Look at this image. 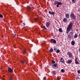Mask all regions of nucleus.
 <instances>
[{
	"label": "nucleus",
	"instance_id": "obj_26",
	"mask_svg": "<svg viewBox=\"0 0 80 80\" xmlns=\"http://www.w3.org/2000/svg\"><path fill=\"white\" fill-rule=\"evenodd\" d=\"M56 52H57V53H59L60 52V51L59 50H56Z\"/></svg>",
	"mask_w": 80,
	"mask_h": 80
},
{
	"label": "nucleus",
	"instance_id": "obj_23",
	"mask_svg": "<svg viewBox=\"0 0 80 80\" xmlns=\"http://www.w3.org/2000/svg\"><path fill=\"white\" fill-rule=\"evenodd\" d=\"M54 50L55 52H56V51H57V48H56V47H54Z\"/></svg>",
	"mask_w": 80,
	"mask_h": 80
},
{
	"label": "nucleus",
	"instance_id": "obj_39",
	"mask_svg": "<svg viewBox=\"0 0 80 80\" xmlns=\"http://www.w3.org/2000/svg\"><path fill=\"white\" fill-rule=\"evenodd\" d=\"M52 67L53 68H55V66H52Z\"/></svg>",
	"mask_w": 80,
	"mask_h": 80
},
{
	"label": "nucleus",
	"instance_id": "obj_8",
	"mask_svg": "<svg viewBox=\"0 0 80 80\" xmlns=\"http://www.w3.org/2000/svg\"><path fill=\"white\" fill-rule=\"evenodd\" d=\"M51 73L52 75H56V71H52L51 72Z\"/></svg>",
	"mask_w": 80,
	"mask_h": 80
},
{
	"label": "nucleus",
	"instance_id": "obj_13",
	"mask_svg": "<svg viewBox=\"0 0 80 80\" xmlns=\"http://www.w3.org/2000/svg\"><path fill=\"white\" fill-rule=\"evenodd\" d=\"M63 21L64 22H67V21H68V20H67V18H64L63 19Z\"/></svg>",
	"mask_w": 80,
	"mask_h": 80
},
{
	"label": "nucleus",
	"instance_id": "obj_41",
	"mask_svg": "<svg viewBox=\"0 0 80 80\" xmlns=\"http://www.w3.org/2000/svg\"><path fill=\"white\" fill-rule=\"evenodd\" d=\"M79 52H80V49H79Z\"/></svg>",
	"mask_w": 80,
	"mask_h": 80
},
{
	"label": "nucleus",
	"instance_id": "obj_2",
	"mask_svg": "<svg viewBox=\"0 0 80 80\" xmlns=\"http://www.w3.org/2000/svg\"><path fill=\"white\" fill-rule=\"evenodd\" d=\"M70 16L71 18L73 20L76 19V16H75V14H74L73 13H71Z\"/></svg>",
	"mask_w": 80,
	"mask_h": 80
},
{
	"label": "nucleus",
	"instance_id": "obj_37",
	"mask_svg": "<svg viewBox=\"0 0 80 80\" xmlns=\"http://www.w3.org/2000/svg\"><path fill=\"white\" fill-rule=\"evenodd\" d=\"M13 37H16V34H15L13 36Z\"/></svg>",
	"mask_w": 80,
	"mask_h": 80
},
{
	"label": "nucleus",
	"instance_id": "obj_35",
	"mask_svg": "<svg viewBox=\"0 0 80 80\" xmlns=\"http://www.w3.org/2000/svg\"><path fill=\"white\" fill-rule=\"evenodd\" d=\"M57 8H58V7H59V5H58V4L57 5Z\"/></svg>",
	"mask_w": 80,
	"mask_h": 80
},
{
	"label": "nucleus",
	"instance_id": "obj_22",
	"mask_svg": "<svg viewBox=\"0 0 80 80\" xmlns=\"http://www.w3.org/2000/svg\"><path fill=\"white\" fill-rule=\"evenodd\" d=\"M61 72H62V73H64L65 72V70L63 69H62L61 70Z\"/></svg>",
	"mask_w": 80,
	"mask_h": 80
},
{
	"label": "nucleus",
	"instance_id": "obj_15",
	"mask_svg": "<svg viewBox=\"0 0 80 80\" xmlns=\"http://www.w3.org/2000/svg\"><path fill=\"white\" fill-rule=\"evenodd\" d=\"M75 41H73L71 42V44L72 45H75Z\"/></svg>",
	"mask_w": 80,
	"mask_h": 80
},
{
	"label": "nucleus",
	"instance_id": "obj_27",
	"mask_svg": "<svg viewBox=\"0 0 80 80\" xmlns=\"http://www.w3.org/2000/svg\"><path fill=\"white\" fill-rule=\"evenodd\" d=\"M21 63H25V61H23L22 60H21Z\"/></svg>",
	"mask_w": 80,
	"mask_h": 80
},
{
	"label": "nucleus",
	"instance_id": "obj_14",
	"mask_svg": "<svg viewBox=\"0 0 80 80\" xmlns=\"http://www.w3.org/2000/svg\"><path fill=\"white\" fill-rule=\"evenodd\" d=\"M58 30L59 32H61V33H62L63 32V31L62 30V29L61 28H59L58 29Z\"/></svg>",
	"mask_w": 80,
	"mask_h": 80
},
{
	"label": "nucleus",
	"instance_id": "obj_28",
	"mask_svg": "<svg viewBox=\"0 0 80 80\" xmlns=\"http://www.w3.org/2000/svg\"><path fill=\"white\" fill-rule=\"evenodd\" d=\"M72 0V2L73 3H75L76 0Z\"/></svg>",
	"mask_w": 80,
	"mask_h": 80
},
{
	"label": "nucleus",
	"instance_id": "obj_20",
	"mask_svg": "<svg viewBox=\"0 0 80 80\" xmlns=\"http://www.w3.org/2000/svg\"><path fill=\"white\" fill-rule=\"evenodd\" d=\"M49 51H50V52L52 53V52H53V49H52V48H51Z\"/></svg>",
	"mask_w": 80,
	"mask_h": 80
},
{
	"label": "nucleus",
	"instance_id": "obj_25",
	"mask_svg": "<svg viewBox=\"0 0 80 80\" xmlns=\"http://www.w3.org/2000/svg\"><path fill=\"white\" fill-rule=\"evenodd\" d=\"M52 62L53 64L54 63H55V61H54V60H52Z\"/></svg>",
	"mask_w": 80,
	"mask_h": 80
},
{
	"label": "nucleus",
	"instance_id": "obj_6",
	"mask_svg": "<svg viewBox=\"0 0 80 80\" xmlns=\"http://www.w3.org/2000/svg\"><path fill=\"white\" fill-rule=\"evenodd\" d=\"M8 71L9 72H11V73L13 72V70L10 68H8Z\"/></svg>",
	"mask_w": 80,
	"mask_h": 80
},
{
	"label": "nucleus",
	"instance_id": "obj_19",
	"mask_svg": "<svg viewBox=\"0 0 80 80\" xmlns=\"http://www.w3.org/2000/svg\"><path fill=\"white\" fill-rule=\"evenodd\" d=\"M58 4L59 5H63V3H62V2H58Z\"/></svg>",
	"mask_w": 80,
	"mask_h": 80
},
{
	"label": "nucleus",
	"instance_id": "obj_1",
	"mask_svg": "<svg viewBox=\"0 0 80 80\" xmlns=\"http://www.w3.org/2000/svg\"><path fill=\"white\" fill-rule=\"evenodd\" d=\"M72 26H73V23L72 22H70L66 30L67 33H69V32L71 30V29L72 28Z\"/></svg>",
	"mask_w": 80,
	"mask_h": 80
},
{
	"label": "nucleus",
	"instance_id": "obj_36",
	"mask_svg": "<svg viewBox=\"0 0 80 80\" xmlns=\"http://www.w3.org/2000/svg\"><path fill=\"white\" fill-rule=\"evenodd\" d=\"M23 24L24 25L23 26V27H24V26H25V23L23 22Z\"/></svg>",
	"mask_w": 80,
	"mask_h": 80
},
{
	"label": "nucleus",
	"instance_id": "obj_7",
	"mask_svg": "<svg viewBox=\"0 0 80 80\" xmlns=\"http://www.w3.org/2000/svg\"><path fill=\"white\" fill-rule=\"evenodd\" d=\"M78 58H75V62L76 64H78Z\"/></svg>",
	"mask_w": 80,
	"mask_h": 80
},
{
	"label": "nucleus",
	"instance_id": "obj_3",
	"mask_svg": "<svg viewBox=\"0 0 80 80\" xmlns=\"http://www.w3.org/2000/svg\"><path fill=\"white\" fill-rule=\"evenodd\" d=\"M73 32H70L68 34V38H70L73 37Z\"/></svg>",
	"mask_w": 80,
	"mask_h": 80
},
{
	"label": "nucleus",
	"instance_id": "obj_4",
	"mask_svg": "<svg viewBox=\"0 0 80 80\" xmlns=\"http://www.w3.org/2000/svg\"><path fill=\"white\" fill-rule=\"evenodd\" d=\"M67 55H68L69 58H72V52H67Z\"/></svg>",
	"mask_w": 80,
	"mask_h": 80
},
{
	"label": "nucleus",
	"instance_id": "obj_18",
	"mask_svg": "<svg viewBox=\"0 0 80 80\" xmlns=\"http://www.w3.org/2000/svg\"><path fill=\"white\" fill-rule=\"evenodd\" d=\"M58 1H55L54 2V3L53 4L54 5H56V4H58Z\"/></svg>",
	"mask_w": 80,
	"mask_h": 80
},
{
	"label": "nucleus",
	"instance_id": "obj_21",
	"mask_svg": "<svg viewBox=\"0 0 80 80\" xmlns=\"http://www.w3.org/2000/svg\"><path fill=\"white\" fill-rule=\"evenodd\" d=\"M57 63H56V64H54L53 65H52V66H54V67L55 68V67H57Z\"/></svg>",
	"mask_w": 80,
	"mask_h": 80
},
{
	"label": "nucleus",
	"instance_id": "obj_16",
	"mask_svg": "<svg viewBox=\"0 0 80 80\" xmlns=\"http://www.w3.org/2000/svg\"><path fill=\"white\" fill-rule=\"evenodd\" d=\"M46 25L47 27H48V26L50 25V22H47V23L46 24Z\"/></svg>",
	"mask_w": 80,
	"mask_h": 80
},
{
	"label": "nucleus",
	"instance_id": "obj_42",
	"mask_svg": "<svg viewBox=\"0 0 80 80\" xmlns=\"http://www.w3.org/2000/svg\"><path fill=\"white\" fill-rule=\"evenodd\" d=\"M36 20H37V18H36Z\"/></svg>",
	"mask_w": 80,
	"mask_h": 80
},
{
	"label": "nucleus",
	"instance_id": "obj_33",
	"mask_svg": "<svg viewBox=\"0 0 80 80\" xmlns=\"http://www.w3.org/2000/svg\"><path fill=\"white\" fill-rule=\"evenodd\" d=\"M0 17L1 18H2L3 17V16L2 14H0Z\"/></svg>",
	"mask_w": 80,
	"mask_h": 80
},
{
	"label": "nucleus",
	"instance_id": "obj_31",
	"mask_svg": "<svg viewBox=\"0 0 80 80\" xmlns=\"http://www.w3.org/2000/svg\"><path fill=\"white\" fill-rule=\"evenodd\" d=\"M43 28H44V30H47V29L45 28V27L44 26L43 27Z\"/></svg>",
	"mask_w": 80,
	"mask_h": 80
},
{
	"label": "nucleus",
	"instance_id": "obj_17",
	"mask_svg": "<svg viewBox=\"0 0 80 80\" xmlns=\"http://www.w3.org/2000/svg\"><path fill=\"white\" fill-rule=\"evenodd\" d=\"M74 37L75 38H77L78 37V35L77 34L75 33V35L74 36Z\"/></svg>",
	"mask_w": 80,
	"mask_h": 80
},
{
	"label": "nucleus",
	"instance_id": "obj_11",
	"mask_svg": "<svg viewBox=\"0 0 80 80\" xmlns=\"http://www.w3.org/2000/svg\"><path fill=\"white\" fill-rule=\"evenodd\" d=\"M60 61L61 62H62V63H64V59H63V58H61Z\"/></svg>",
	"mask_w": 80,
	"mask_h": 80
},
{
	"label": "nucleus",
	"instance_id": "obj_10",
	"mask_svg": "<svg viewBox=\"0 0 80 80\" xmlns=\"http://www.w3.org/2000/svg\"><path fill=\"white\" fill-rule=\"evenodd\" d=\"M72 62V60L71 59L68 60L67 61V63L68 64L71 63Z\"/></svg>",
	"mask_w": 80,
	"mask_h": 80
},
{
	"label": "nucleus",
	"instance_id": "obj_34",
	"mask_svg": "<svg viewBox=\"0 0 80 80\" xmlns=\"http://www.w3.org/2000/svg\"><path fill=\"white\" fill-rule=\"evenodd\" d=\"M43 80H46V77H44L43 78Z\"/></svg>",
	"mask_w": 80,
	"mask_h": 80
},
{
	"label": "nucleus",
	"instance_id": "obj_12",
	"mask_svg": "<svg viewBox=\"0 0 80 80\" xmlns=\"http://www.w3.org/2000/svg\"><path fill=\"white\" fill-rule=\"evenodd\" d=\"M65 17L67 18H69V14H68V13L66 14Z\"/></svg>",
	"mask_w": 80,
	"mask_h": 80
},
{
	"label": "nucleus",
	"instance_id": "obj_24",
	"mask_svg": "<svg viewBox=\"0 0 80 80\" xmlns=\"http://www.w3.org/2000/svg\"><path fill=\"white\" fill-rule=\"evenodd\" d=\"M27 8L29 10H31V8L30 6H28Z\"/></svg>",
	"mask_w": 80,
	"mask_h": 80
},
{
	"label": "nucleus",
	"instance_id": "obj_9",
	"mask_svg": "<svg viewBox=\"0 0 80 80\" xmlns=\"http://www.w3.org/2000/svg\"><path fill=\"white\" fill-rule=\"evenodd\" d=\"M51 41L52 42H53V43H57V42H56V40H55L53 39H52L51 40Z\"/></svg>",
	"mask_w": 80,
	"mask_h": 80
},
{
	"label": "nucleus",
	"instance_id": "obj_32",
	"mask_svg": "<svg viewBox=\"0 0 80 80\" xmlns=\"http://www.w3.org/2000/svg\"><path fill=\"white\" fill-rule=\"evenodd\" d=\"M77 72H78V73H80V70H78Z\"/></svg>",
	"mask_w": 80,
	"mask_h": 80
},
{
	"label": "nucleus",
	"instance_id": "obj_38",
	"mask_svg": "<svg viewBox=\"0 0 80 80\" xmlns=\"http://www.w3.org/2000/svg\"><path fill=\"white\" fill-rule=\"evenodd\" d=\"M60 80V79L58 78H57V80Z\"/></svg>",
	"mask_w": 80,
	"mask_h": 80
},
{
	"label": "nucleus",
	"instance_id": "obj_29",
	"mask_svg": "<svg viewBox=\"0 0 80 80\" xmlns=\"http://www.w3.org/2000/svg\"><path fill=\"white\" fill-rule=\"evenodd\" d=\"M25 53H26V51H25V50H24L23 51V54H24Z\"/></svg>",
	"mask_w": 80,
	"mask_h": 80
},
{
	"label": "nucleus",
	"instance_id": "obj_40",
	"mask_svg": "<svg viewBox=\"0 0 80 80\" xmlns=\"http://www.w3.org/2000/svg\"><path fill=\"white\" fill-rule=\"evenodd\" d=\"M47 67H48V68H49V66H47Z\"/></svg>",
	"mask_w": 80,
	"mask_h": 80
},
{
	"label": "nucleus",
	"instance_id": "obj_5",
	"mask_svg": "<svg viewBox=\"0 0 80 80\" xmlns=\"http://www.w3.org/2000/svg\"><path fill=\"white\" fill-rule=\"evenodd\" d=\"M48 13L50 15H55V12H53V11H49Z\"/></svg>",
	"mask_w": 80,
	"mask_h": 80
},
{
	"label": "nucleus",
	"instance_id": "obj_30",
	"mask_svg": "<svg viewBox=\"0 0 80 80\" xmlns=\"http://www.w3.org/2000/svg\"><path fill=\"white\" fill-rule=\"evenodd\" d=\"M12 76H11V77H9V79L10 80H12Z\"/></svg>",
	"mask_w": 80,
	"mask_h": 80
}]
</instances>
